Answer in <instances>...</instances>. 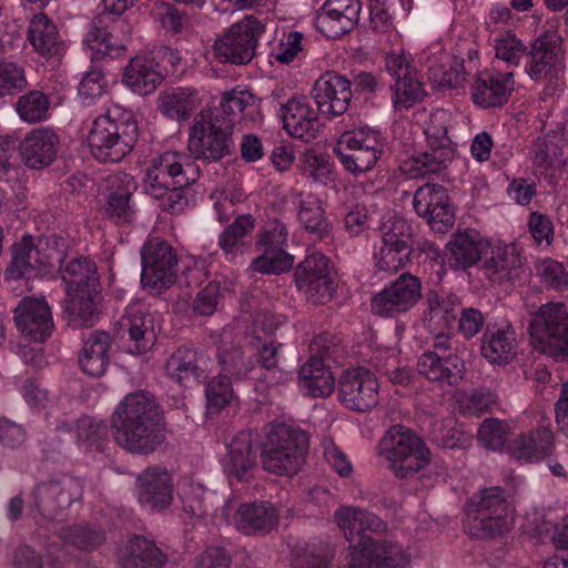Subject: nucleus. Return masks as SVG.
I'll return each instance as SVG.
<instances>
[{
    "instance_id": "nucleus-37",
    "label": "nucleus",
    "mask_w": 568,
    "mask_h": 568,
    "mask_svg": "<svg viewBox=\"0 0 568 568\" xmlns=\"http://www.w3.org/2000/svg\"><path fill=\"white\" fill-rule=\"evenodd\" d=\"M202 94L191 87H176L161 92L158 97V108L168 119L185 122L202 104Z\"/></svg>"
},
{
    "instance_id": "nucleus-55",
    "label": "nucleus",
    "mask_w": 568,
    "mask_h": 568,
    "mask_svg": "<svg viewBox=\"0 0 568 568\" xmlns=\"http://www.w3.org/2000/svg\"><path fill=\"white\" fill-rule=\"evenodd\" d=\"M303 173L313 182L328 185L335 182L337 173L331 156L315 150H307L301 158Z\"/></svg>"
},
{
    "instance_id": "nucleus-43",
    "label": "nucleus",
    "mask_w": 568,
    "mask_h": 568,
    "mask_svg": "<svg viewBox=\"0 0 568 568\" xmlns=\"http://www.w3.org/2000/svg\"><path fill=\"white\" fill-rule=\"evenodd\" d=\"M298 384L302 392L314 397L332 394L335 379L331 371L320 357H311L298 372Z\"/></svg>"
},
{
    "instance_id": "nucleus-21",
    "label": "nucleus",
    "mask_w": 568,
    "mask_h": 568,
    "mask_svg": "<svg viewBox=\"0 0 568 568\" xmlns=\"http://www.w3.org/2000/svg\"><path fill=\"white\" fill-rule=\"evenodd\" d=\"M414 209L435 232H446L454 224L449 196L442 185L425 184L418 187L414 194Z\"/></svg>"
},
{
    "instance_id": "nucleus-2",
    "label": "nucleus",
    "mask_w": 568,
    "mask_h": 568,
    "mask_svg": "<svg viewBox=\"0 0 568 568\" xmlns=\"http://www.w3.org/2000/svg\"><path fill=\"white\" fill-rule=\"evenodd\" d=\"M138 135L133 112L114 105L94 120L88 140L97 159L119 162L132 151Z\"/></svg>"
},
{
    "instance_id": "nucleus-57",
    "label": "nucleus",
    "mask_w": 568,
    "mask_h": 568,
    "mask_svg": "<svg viewBox=\"0 0 568 568\" xmlns=\"http://www.w3.org/2000/svg\"><path fill=\"white\" fill-rule=\"evenodd\" d=\"M335 146L343 149H355L375 153L383 152L384 138L381 132L369 126H358L342 133Z\"/></svg>"
},
{
    "instance_id": "nucleus-50",
    "label": "nucleus",
    "mask_w": 568,
    "mask_h": 568,
    "mask_svg": "<svg viewBox=\"0 0 568 568\" xmlns=\"http://www.w3.org/2000/svg\"><path fill=\"white\" fill-rule=\"evenodd\" d=\"M449 121L450 113L448 111H433L425 124L424 134L430 150L437 153H446V151H450V160L453 161L456 154V149L448 136Z\"/></svg>"
},
{
    "instance_id": "nucleus-19",
    "label": "nucleus",
    "mask_w": 568,
    "mask_h": 568,
    "mask_svg": "<svg viewBox=\"0 0 568 568\" xmlns=\"http://www.w3.org/2000/svg\"><path fill=\"white\" fill-rule=\"evenodd\" d=\"M254 435L251 430L234 434L226 443V453L221 465L230 484L247 483L257 471L256 453L253 449Z\"/></svg>"
},
{
    "instance_id": "nucleus-63",
    "label": "nucleus",
    "mask_w": 568,
    "mask_h": 568,
    "mask_svg": "<svg viewBox=\"0 0 568 568\" xmlns=\"http://www.w3.org/2000/svg\"><path fill=\"white\" fill-rule=\"evenodd\" d=\"M16 108L22 121L33 123L47 118L49 101L43 93L32 91L22 95Z\"/></svg>"
},
{
    "instance_id": "nucleus-56",
    "label": "nucleus",
    "mask_w": 568,
    "mask_h": 568,
    "mask_svg": "<svg viewBox=\"0 0 568 568\" xmlns=\"http://www.w3.org/2000/svg\"><path fill=\"white\" fill-rule=\"evenodd\" d=\"M83 42L92 60H100L104 57L116 58L125 49L124 42L116 39L106 29L92 28Z\"/></svg>"
},
{
    "instance_id": "nucleus-22",
    "label": "nucleus",
    "mask_w": 568,
    "mask_h": 568,
    "mask_svg": "<svg viewBox=\"0 0 568 568\" xmlns=\"http://www.w3.org/2000/svg\"><path fill=\"white\" fill-rule=\"evenodd\" d=\"M479 270L493 284L509 283L520 276L521 260L513 244L489 241L480 260Z\"/></svg>"
},
{
    "instance_id": "nucleus-51",
    "label": "nucleus",
    "mask_w": 568,
    "mask_h": 568,
    "mask_svg": "<svg viewBox=\"0 0 568 568\" xmlns=\"http://www.w3.org/2000/svg\"><path fill=\"white\" fill-rule=\"evenodd\" d=\"M217 352L223 373L243 378L251 372L253 364L250 359H244L242 351L234 346L232 329H223Z\"/></svg>"
},
{
    "instance_id": "nucleus-45",
    "label": "nucleus",
    "mask_w": 568,
    "mask_h": 568,
    "mask_svg": "<svg viewBox=\"0 0 568 568\" xmlns=\"http://www.w3.org/2000/svg\"><path fill=\"white\" fill-rule=\"evenodd\" d=\"M254 227V219L250 214L239 216L229 225L219 237V246L226 258L235 262L248 251L250 244L246 236Z\"/></svg>"
},
{
    "instance_id": "nucleus-6",
    "label": "nucleus",
    "mask_w": 568,
    "mask_h": 568,
    "mask_svg": "<svg viewBox=\"0 0 568 568\" xmlns=\"http://www.w3.org/2000/svg\"><path fill=\"white\" fill-rule=\"evenodd\" d=\"M377 452L398 478H413L430 465V452L425 442L412 429L395 425L381 438Z\"/></svg>"
},
{
    "instance_id": "nucleus-17",
    "label": "nucleus",
    "mask_w": 568,
    "mask_h": 568,
    "mask_svg": "<svg viewBox=\"0 0 568 568\" xmlns=\"http://www.w3.org/2000/svg\"><path fill=\"white\" fill-rule=\"evenodd\" d=\"M378 382L364 367L347 369L339 379L338 398L351 410L366 412L378 403Z\"/></svg>"
},
{
    "instance_id": "nucleus-3",
    "label": "nucleus",
    "mask_w": 568,
    "mask_h": 568,
    "mask_svg": "<svg viewBox=\"0 0 568 568\" xmlns=\"http://www.w3.org/2000/svg\"><path fill=\"white\" fill-rule=\"evenodd\" d=\"M68 242L58 235L34 241L23 236L13 245L12 261L6 271L7 280L32 278L52 275L65 257Z\"/></svg>"
},
{
    "instance_id": "nucleus-18",
    "label": "nucleus",
    "mask_w": 568,
    "mask_h": 568,
    "mask_svg": "<svg viewBox=\"0 0 568 568\" xmlns=\"http://www.w3.org/2000/svg\"><path fill=\"white\" fill-rule=\"evenodd\" d=\"M297 287L314 303H325L334 292L329 262L322 253L313 252L295 271Z\"/></svg>"
},
{
    "instance_id": "nucleus-46",
    "label": "nucleus",
    "mask_w": 568,
    "mask_h": 568,
    "mask_svg": "<svg viewBox=\"0 0 568 568\" xmlns=\"http://www.w3.org/2000/svg\"><path fill=\"white\" fill-rule=\"evenodd\" d=\"M124 568H162L163 555L159 548L143 537H134L121 551Z\"/></svg>"
},
{
    "instance_id": "nucleus-36",
    "label": "nucleus",
    "mask_w": 568,
    "mask_h": 568,
    "mask_svg": "<svg viewBox=\"0 0 568 568\" xmlns=\"http://www.w3.org/2000/svg\"><path fill=\"white\" fill-rule=\"evenodd\" d=\"M554 445V434L547 427H540L529 434L513 436L507 454L520 463H538L546 458Z\"/></svg>"
},
{
    "instance_id": "nucleus-40",
    "label": "nucleus",
    "mask_w": 568,
    "mask_h": 568,
    "mask_svg": "<svg viewBox=\"0 0 568 568\" xmlns=\"http://www.w3.org/2000/svg\"><path fill=\"white\" fill-rule=\"evenodd\" d=\"M517 346V334L514 327L506 323L485 334L481 354L491 364L505 365L516 357Z\"/></svg>"
},
{
    "instance_id": "nucleus-14",
    "label": "nucleus",
    "mask_w": 568,
    "mask_h": 568,
    "mask_svg": "<svg viewBox=\"0 0 568 568\" xmlns=\"http://www.w3.org/2000/svg\"><path fill=\"white\" fill-rule=\"evenodd\" d=\"M141 283L144 287L163 290L176 277V256L164 241L150 240L141 251Z\"/></svg>"
},
{
    "instance_id": "nucleus-30",
    "label": "nucleus",
    "mask_w": 568,
    "mask_h": 568,
    "mask_svg": "<svg viewBox=\"0 0 568 568\" xmlns=\"http://www.w3.org/2000/svg\"><path fill=\"white\" fill-rule=\"evenodd\" d=\"M567 138L562 132L547 133L538 138L531 149V162L536 172L546 179H554L566 164Z\"/></svg>"
},
{
    "instance_id": "nucleus-41",
    "label": "nucleus",
    "mask_w": 568,
    "mask_h": 568,
    "mask_svg": "<svg viewBox=\"0 0 568 568\" xmlns=\"http://www.w3.org/2000/svg\"><path fill=\"white\" fill-rule=\"evenodd\" d=\"M457 300L450 295L430 293L423 323L430 334L442 336L448 333L456 318Z\"/></svg>"
},
{
    "instance_id": "nucleus-24",
    "label": "nucleus",
    "mask_w": 568,
    "mask_h": 568,
    "mask_svg": "<svg viewBox=\"0 0 568 568\" xmlns=\"http://www.w3.org/2000/svg\"><path fill=\"white\" fill-rule=\"evenodd\" d=\"M136 497L146 509L162 511L173 501V477L164 467L153 466L136 478Z\"/></svg>"
},
{
    "instance_id": "nucleus-26",
    "label": "nucleus",
    "mask_w": 568,
    "mask_h": 568,
    "mask_svg": "<svg viewBox=\"0 0 568 568\" xmlns=\"http://www.w3.org/2000/svg\"><path fill=\"white\" fill-rule=\"evenodd\" d=\"M18 329L32 341H45L53 329L51 308L43 297H24L14 311Z\"/></svg>"
},
{
    "instance_id": "nucleus-13",
    "label": "nucleus",
    "mask_w": 568,
    "mask_h": 568,
    "mask_svg": "<svg viewBox=\"0 0 568 568\" xmlns=\"http://www.w3.org/2000/svg\"><path fill=\"white\" fill-rule=\"evenodd\" d=\"M525 71L534 81L558 78L564 73L561 37L555 30L539 34L529 45Z\"/></svg>"
},
{
    "instance_id": "nucleus-7",
    "label": "nucleus",
    "mask_w": 568,
    "mask_h": 568,
    "mask_svg": "<svg viewBox=\"0 0 568 568\" xmlns=\"http://www.w3.org/2000/svg\"><path fill=\"white\" fill-rule=\"evenodd\" d=\"M233 124L217 109L202 110L189 129L187 150L196 160L216 162L230 154Z\"/></svg>"
},
{
    "instance_id": "nucleus-35",
    "label": "nucleus",
    "mask_w": 568,
    "mask_h": 568,
    "mask_svg": "<svg viewBox=\"0 0 568 568\" xmlns=\"http://www.w3.org/2000/svg\"><path fill=\"white\" fill-rule=\"evenodd\" d=\"M515 85L514 74L480 73L473 83L471 98L475 104L483 108L503 105Z\"/></svg>"
},
{
    "instance_id": "nucleus-25",
    "label": "nucleus",
    "mask_w": 568,
    "mask_h": 568,
    "mask_svg": "<svg viewBox=\"0 0 568 568\" xmlns=\"http://www.w3.org/2000/svg\"><path fill=\"white\" fill-rule=\"evenodd\" d=\"M359 0H326L315 17V26L328 38L349 32L358 22Z\"/></svg>"
},
{
    "instance_id": "nucleus-60",
    "label": "nucleus",
    "mask_w": 568,
    "mask_h": 568,
    "mask_svg": "<svg viewBox=\"0 0 568 568\" xmlns=\"http://www.w3.org/2000/svg\"><path fill=\"white\" fill-rule=\"evenodd\" d=\"M425 94L423 84L416 73L403 77L393 85V103L395 109H408L422 101Z\"/></svg>"
},
{
    "instance_id": "nucleus-42",
    "label": "nucleus",
    "mask_w": 568,
    "mask_h": 568,
    "mask_svg": "<svg viewBox=\"0 0 568 568\" xmlns=\"http://www.w3.org/2000/svg\"><path fill=\"white\" fill-rule=\"evenodd\" d=\"M28 41L44 58L61 55L64 47L55 24L44 14H36L29 24Z\"/></svg>"
},
{
    "instance_id": "nucleus-29",
    "label": "nucleus",
    "mask_w": 568,
    "mask_h": 568,
    "mask_svg": "<svg viewBox=\"0 0 568 568\" xmlns=\"http://www.w3.org/2000/svg\"><path fill=\"white\" fill-rule=\"evenodd\" d=\"M166 74L153 53L135 55L125 68L123 83L132 92L148 95L155 91Z\"/></svg>"
},
{
    "instance_id": "nucleus-5",
    "label": "nucleus",
    "mask_w": 568,
    "mask_h": 568,
    "mask_svg": "<svg viewBox=\"0 0 568 568\" xmlns=\"http://www.w3.org/2000/svg\"><path fill=\"white\" fill-rule=\"evenodd\" d=\"M67 301L64 308L77 325H92L99 301L97 265L87 257L73 258L62 268Z\"/></svg>"
},
{
    "instance_id": "nucleus-1",
    "label": "nucleus",
    "mask_w": 568,
    "mask_h": 568,
    "mask_svg": "<svg viewBox=\"0 0 568 568\" xmlns=\"http://www.w3.org/2000/svg\"><path fill=\"white\" fill-rule=\"evenodd\" d=\"M161 415L154 397L146 392L128 394L112 418L116 443L140 454L153 452L162 442Z\"/></svg>"
},
{
    "instance_id": "nucleus-64",
    "label": "nucleus",
    "mask_w": 568,
    "mask_h": 568,
    "mask_svg": "<svg viewBox=\"0 0 568 568\" xmlns=\"http://www.w3.org/2000/svg\"><path fill=\"white\" fill-rule=\"evenodd\" d=\"M205 395L207 399V407L212 410H221L230 405L234 399V392L232 389L227 375H221L209 382Z\"/></svg>"
},
{
    "instance_id": "nucleus-53",
    "label": "nucleus",
    "mask_w": 568,
    "mask_h": 568,
    "mask_svg": "<svg viewBox=\"0 0 568 568\" xmlns=\"http://www.w3.org/2000/svg\"><path fill=\"white\" fill-rule=\"evenodd\" d=\"M261 254L252 262L251 270L262 274H281L291 270L294 256L285 247L258 245Z\"/></svg>"
},
{
    "instance_id": "nucleus-8",
    "label": "nucleus",
    "mask_w": 568,
    "mask_h": 568,
    "mask_svg": "<svg viewBox=\"0 0 568 568\" xmlns=\"http://www.w3.org/2000/svg\"><path fill=\"white\" fill-rule=\"evenodd\" d=\"M514 525L513 508L499 487L484 489L468 503L464 527L474 538L501 535Z\"/></svg>"
},
{
    "instance_id": "nucleus-58",
    "label": "nucleus",
    "mask_w": 568,
    "mask_h": 568,
    "mask_svg": "<svg viewBox=\"0 0 568 568\" xmlns=\"http://www.w3.org/2000/svg\"><path fill=\"white\" fill-rule=\"evenodd\" d=\"M297 217L306 231L323 235L328 232L329 224L320 199L306 194L298 202Z\"/></svg>"
},
{
    "instance_id": "nucleus-39",
    "label": "nucleus",
    "mask_w": 568,
    "mask_h": 568,
    "mask_svg": "<svg viewBox=\"0 0 568 568\" xmlns=\"http://www.w3.org/2000/svg\"><path fill=\"white\" fill-rule=\"evenodd\" d=\"M418 372L432 382L454 385L463 377L464 363L454 354L426 352L418 359Z\"/></svg>"
},
{
    "instance_id": "nucleus-44",
    "label": "nucleus",
    "mask_w": 568,
    "mask_h": 568,
    "mask_svg": "<svg viewBox=\"0 0 568 568\" xmlns=\"http://www.w3.org/2000/svg\"><path fill=\"white\" fill-rule=\"evenodd\" d=\"M110 336L103 332L91 334L83 344L79 364L83 373L102 376L109 364Z\"/></svg>"
},
{
    "instance_id": "nucleus-10",
    "label": "nucleus",
    "mask_w": 568,
    "mask_h": 568,
    "mask_svg": "<svg viewBox=\"0 0 568 568\" xmlns=\"http://www.w3.org/2000/svg\"><path fill=\"white\" fill-rule=\"evenodd\" d=\"M535 349L556 359L568 357V308L562 303L541 305L529 323Z\"/></svg>"
},
{
    "instance_id": "nucleus-33",
    "label": "nucleus",
    "mask_w": 568,
    "mask_h": 568,
    "mask_svg": "<svg viewBox=\"0 0 568 568\" xmlns=\"http://www.w3.org/2000/svg\"><path fill=\"white\" fill-rule=\"evenodd\" d=\"M60 140L53 130L39 128L32 130L20 144L24 164L39 170L49 166L57 158Z\"/></svg>"
},
{
    "instance_id": "nucleus-20",
    "label": "nucleus",
    "mask_w": 568,
    "mask_h": 568,
    "mask_svg": "<svg viewBox=\"0 0 568 568\" xmlns=\"http://www.w3.org/2000/svg\"><path fill=\"white\" fill-rule=\"evenodd\" d=\"M125 351L131 355H142L152 349L156 341L153 317L142 303L130 304L119 322Z\"/></svg>"
},
{
    "instance_id": "nucleus-12",
    "label": "nucleus",
    "mask_w": 568,
    "mask_h": 568,
    "mask_svg": "<svg viewBox=\"0 0 568 568\" xmlns=\"http://www.w3.org/2000/svg\"><path fill=\"white\" fill-rule=\"evenodd\" d=\"M264 32L265 24L262 21L246 16L215 40L214 54L222 62L248 63L255 55L257 41Z\"/></svg>"
},
{
    "instance_id": "nucleus-59",
    "label": "nucleus",
    "mask_w": 568,
    "mask_h": 568,
    "mask_svg": "<svg viewBox=\"0 0 568 568\" xmlns=\"http://www.w3.org/2000/svg\"><path fill=\"white\" fill-rule=\"evenodd\" d=\"M511 429L508 422L488 418L480 424L477 438L487 449L507 453L508 443L511 440Z\"/></svg>"
},
{
    "instance_id": "nucleus-34",
    "label": "nucleus",
    "mask_w": 568,
    "mask_h": 568,
    "mask_svg": "<svg viewBox=\"0 0 568 568\" xmlns=\"http://www.w3.org/2000/svg\"><path fill=\"white\" fill-rule=\"evenodd\" d=\"M488 242L475 230L456 233L446 245L449 266L466 270L479 264Z\"/></svg>"
},
{
    "instance_id": "nucleus-62",
    "label": "nucleus",
    "mask_w": 568,
    "mask_h": 568,
    "mask_svg": "<svg viewBox=\"0 0 568 568\" xmlns=\"http://www.w3.org/2000/svg\"><path fill=\"white\" fill-rule=\"evenodd\" d=\"M80 446L85 448H99L100 442L106 437L105 424L93 417H83L71 429Z\"/></svg>"
},
{
    "instance_id": "nucleus-32",
    "label": "nucleus",
    "mask_w": 568,
    "mask_h": 568,
    "mask_svg": "<svg viewBox=\"0 0 568 568\" xmlns=\"http://www.w3.org/2000/svg\"><path fill=\"white\" fill-rule=\"evenodd\" d=\"M283 128L293 138L315 139L320 129L317 113L305 97H295L281 106Z\"/></svg>"
},
{
    "instance_id": "nucleus-52",
    "label": "nucleus",
    "mask_w": 568,
    "mask_h": 568,
    "mask_svg": "<svg viewBox=\"0 0 568 568\" xmlns=\"http://www.w3.org/2000/svg\"><path fill=\"white\" fill-rule=\"evenodd\" d=\"M34 507L44 516L53 517L58 509L68 507L73 498L58 481L37 486L33 493Z\"/></svg>"
},
{
    "instance_id": "nucleus-23",
    "label": "nucleus",
    "mask_w": 568,
    "mask_h": 568,
    "mask_svg": "<svg viewBox=\"0 0 568 568\" xmlns=\"http://www.w3.org/2000/svg\"><path fill=\"white\" fill-rule=\"evenodd\" d=\"M418 61L427 68L437 89L457 88L466 79L463 62L445 52L442 42H434L419 53Z\"/></svg>"
},
{
    "instance_id": "nucleus-27",
    "label": "nucleus",
    "mask_w": 568,
    "mask_h": 568,
    "mask_svg": "<svg viewBox=\"0 0 568 568\" xmlns=\"http://www.w3.org/2000/svg\"><path fill=\"white\" fill-rule=\"evenodd\" d=\"M312 92L318 111L329 118L343 114L352 99L349 81L335 73L317 79Z\"/></svg>"
},
{
    "instance_id": "nucleus-4",
    "label": "nucleus",
    "mask_w": 568,
    "mask_h": 568,
    "mask_svg": "<svg viewBox=\"0 0 568 568\" xmlns=\"http://www.w3.org/2000/svg\"><path fill=\"white\" fill-rule=\"evenodd\" d=\"M308 448L307 434L291 424H270L263 429L261 458L265 470L276 475L295 474Z\"/></svg>"
},
{
    "instance_id": "nucleus-28",
    "label": "nucleus",
    "mask_w": 568,
    "mask_h": 568,
    "mask_svg": "<svg viewBox=\"0 0 568 568\" xmlns=\"http://www.w3.org/2000/svg\"><path fill=\"white\" fill-rule=\"evenodd\" d=\"M284 323V317L273 313L257 315L252 327L245 334V342L258 353L262 367L272 371L278 364V347L268 341L270 336Z\"/></svg>"
},
{
    "instance_id": "nucleus-47",
    "label": "nucleus",
    "mask_w": 568,
    "mask_h": 568,
    "mask_svg": "<svg viewBox=\"0 0 568 568\" xmlns=\"http://www.w3.org/2000/svg\"><path fill=\"white\" fill-rule=\"evenodd\" d=\"M135 187L133 178L126 173H115L105 179V190L109 194V211L123 220L130 217V196Z\"/></svg>"
},
{
    "instance_id": "nucleus-11",
    "label": "nucleus",
    "mask_w": 568,
    "mask_h": 568,
    "mask_svg": "<svg viewBox=\"0 0 568 568\" xmlns=\"http://www.w3.org/2000/svg\"><path fill=\"white\" fill-rule=\"evenodd\" d=\"M381 233L382 242L376 246L374 253L375 265L378 271L398 272L409 262L410 227L403 217L393 213L384 217Z\"/></svg>"
},
{
    "instance_id": "nucleus-16",
    "label": "nucleus",
    "mask_w": 568,
    "mask_h": 568,
    "mask_svg": "<svg viewBox=\"0 0 568 568\" xmlns=\"http://www.w3.org/2000/svg\"><path fill=\"white\" fill-rule=\"evenodd\" d=\"M183 511L191 518L204 519L206 517L229 519L233 499H225L217 493L205 490L193 479H182L178 485Z\"/></svg>"
},
{
    "instance_id": "nucleus-31",
    "label": "nucleus",
    "mask_w": 568,
    "mask_h": 568,
    "mask_svg": "<svg viewBox=\"0 0 568 568\" xmlns=\"http://www.w3.org/2000/svg\"><path fill=\"white\" fill-rule=\"evenodd\" d=\"M233 506L230 509L226 523L235 525V527L244 534H253L256 531H268L275 527L277 523V514L270 503H244L239 504L235 497Z\"/></svg>"
},
{
    "instance_id": "nucleus-54",
    "label": "nucleus",
    "mask_w": 568,
    "mask_h": 568,
    "mask_svg": "<svg viewBox=\"0 0 568 568\" xmlns=\"http://www.w3.org/2000/svg\"><path fill=\"white\" fill-rule=\"evenodd\" d=\"M495 59L507 67H518L527 54V45L511 31H503L490 39Z\"/></svg>"
},
{
    "instance_id": "nucleus-15",
    "label": "nucleus",
    "mask_w": 568,
    "mask_h": 568,
    "mask_svg": "<svg viewBox=\"0 0 568 568\" xmlns=\"http://www.w3.org/2000/svg\"><path fill=\"white\" fill-rule=\"evenodd\" d=\"M422 297V283L410 273L402 274L372 300L375 314L393 317L412 310Z\"/></svg>"
},
{
    "instance_id": "nucleus-38",
    "label": "nucleus",
    "mask_w": 568,
    "mask_h": 568,
    "mask_svg": "<svg viewBox=\"0 0 568 568\" xmlns=\"http://www.w3.org/2000/svg\"><path fill=\"white\" fill-rule=\"evenodd\" d=\"M203 362V356L195 349L179 348L168 359L165 372L168 377L181 387L191 388L199 385L205 377Z\"/></svg>"
},
{
    "instance_id": "nucleus-61",
    "label": "nucleus",
    "mask_w": 568,
    "mask_h": 568,
    "mask_svg": "<svg viewBox=\"0 0 568 568\" xmlns=\"http://www.w3.org/2000/svg\"><path fill=\"white\" fill-rule=\"evenodd\" d=\"M334 153L339 159L345 170L358 174L371 170L382 155L381 153L359 151L355 149L334 148Z\"/></svg>"
},
{
    "instance_id": "nucleus-49",
    "label": "nucleus",
    "mask_w": 568,
    "mask_h": 568,
    "mask_svg": "<svg viewBox=\"0 0 568 568\" xmlns=\"http://www.w3.org/2000/svg\"><path fill=\"white\" fill-rule=\"evenodd\" d=\"M220 108L225 114L241 115L245 121H258L261 118L258 99L240 87L223 93Z\"/></svg>"
},
{
    "instance_id": "nucleus-48",
    "label": "nucleus",
    "mask_w": 568,
    "mask_h": 568,
    "mask_svg": "<svg viewBox=\"0 0 568 568\" xmlns=\"http://www.w3.org/2000/svg\"><path fill=\"white\" fill-rule=\"evenodd\" d=\"M450 162V151L437 153L428 148L427 151L404 160L398 170L404 179L413 180L438 172Z\"/></svg>"
},
{
    "instance_id": "nucleus-9",
    "label": "nucleus",
    "mask_w": 568,
    "mask_h": 568,
    "mask_svg": "<svg viewBox=\"0 0 568 568\" xmlns=\"http://www.w3.org/2000/svg\"><path fill=\"white\" fill-rule=\"evenodd\" d=\"M187 158L176 151H166L152 159L145 169L141 187L154 199L163 200V207L175 210L181 199V189L189 183L184 176V165Z\"/></svg>"
}]
</instances>
